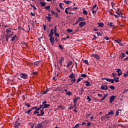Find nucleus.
<instances>
[{"instance_id":"obj_22","label":"nucleus","mask_w":128,"mask_h":128,"mask_svg":"<svg viewBox=\"0 0 128 128\" xmlns=\"http://www.w3.org/2000/svg\"><path fill=\"white\" fill-rule=\"evenodd\" d=\"M98 28H99V26H100V28H102L104 26V23L100 22H98Z\"/></svg>"},{"instance_id":"obj_33","label":"nucleus","mask_w":128,"mask_h":128,"mask_svg":"<svg viewBox=\"0 0 128 128\" xmlns=\"http://www.w3.org/2000/svg\"><path fill=\"white\" fill-rule=\"evenodd\" d=\"M120 56L122 60V58H124L126 56V54L122 53V54L120 55Z\"/></svg>"},{"instance_id":"obj_50","label":"nucleus","mask_w":128,"mask_h":128,"mask_svg":"<svg viewBox=\"0 0 128 128\" xmlns=\"http://www.w3.org/2000/svg\"><path fill=\"white\" fill-rule=\"evenodd\" d=\"M80 76H82V78H86V74H81Z\"/></svg>"},{"instance_id":"obj_37","label":"nucleus","mask_w":128,"mask_h":128,"mask_svg":"<svg viewBox=\"0 0 128 128\" xmlns=\"http://www.w3.org/2000/svg\"><path fill=\"white\" fill-rule=\"evenodd\" d=\"M106 96H108V95L106 94L104 95V96L102 97V98L100 100V102H102V100H106Z\"/></svg>"},{"instance_id":"obj_28","label":"nucleus","mask_w":128,"mask_h":128,"mask_svg":"<svg viewBox=\"0 0 128 128\" xmlns=\"http://www.w3.org/2000/svg\"><path fill=\"white\" fill-rule=\"evenodd\" d=\"M64 2L66 4H72V1H70V0L66 1V0H64Z\"/></svg>"},{"instance_id":"obj_17","label":"nucleus","mask_w":128,"mask_h":128,"mask_svg":"<svg viewBox=\"0 0 128 128\" xmlns=\"http://www.w3.org/2000/svg\"><path fill=\"white\" fill-rule=\"evenodd\" d=\"M86 23L84 22H82L79 23V26H80V28H84V26H86Z\"/></svg>"},{"instance_id":"obj_20","label":"nucleus","mask_w":128,"mask_h":128,"mask_svg":"<svg viewBox=\"0 0 128 128\" xmlns=\"http://www.w3.org/2000/svg\"><path fill=\"white\" fill-rule=\"evenodd\" d=\"M92 56H94L96 60H100V56L98 54H92Z\"/></svg>"},{"instance_id":"obj_9","label":"nucleus","mask_w":128,"mask_h":128,"mask_svg":"<svg viewBox=\"0 0 128 128\" xmlns=\"http://www.w3.org/2000/svg\"><path fill=\"white\" fill-rule=\"evenodd\" d=\"M40 114H37V116H44V109L40 110Z\"/></svg>"},{"instance_id":"obj_56","label":"nucleus","mask_w":128,"mask_h":128,"mask_svg":"<svg viewBox=\"0 0 128 128\" xmlns=\"http://www.w3.org/2000/svg\"><path fill=\"white\" fill-rule=\"evenodd\" d=\"M110 82H111V84H114V79H110Z\"/></svg>"},{"instance_id":"obj_62","label":"nucleus","mask_w":128,"mask_h":128,"mask_svg":"<svg viewBox=\"0 0 128 128\" xmlns=\"http://www.w3.org/2000/svg\"><path fill=\"white\" fill-rule=\"evenodd\" d=\"M105 80H106V82H110V79L108 78H105Z\"/></svg>"},{"instance_id":"obj_19","label":"nucleus","mask_w":128,"mask_h":128,"mask_svg":"<svg viewBox=\"0 0 128 128\" xmlns=\"http://www.w3.org/2000/svg\"><path fill=\"white\" fill-rule=\"evenodd\" d=\"M52 36H54V28L51 29L48 36L49 38H52Z\"/></svg>"},{"instance_id":"obj_48","label":"nucleus","mask_w":128,"mask_h":128,"mask_svg":"<svg viewBox=\"0 0 128 128\" xmlns=\"http://www.w3.org/2000/svg\"><path fill=\"white\" fill-rule=\"evenodd\" d=\"M114 80L116 82H118V78H114Z\"/></svg>"},{"instance_id":"obj_1","label":"nucleus","mask_w":128,"mask_h":128,"mask_svg":"<svg viewBox=\"0 0 128 128\" xmlns=\"http://www.w3.org/2000/svg\"><path fill=\"white\" fill-rule=\"evenodd\" d=\"M118 15L114 14V16L116 18H122V13L120 10V8H118V10L116 12Z\"/></svg>"},{"instance_id":"obj_44","label":"nucleus","mask_w":128,"mask_h":128,"mask_svg":"<svg viewBox=\"0 0 128 128\" xmlns=\"http://www.w3.org/2000/svg\"><path fill=\"white\" fill-rule=\"evenodd\" d=\"M59 6L60 8H62V10H64V8L62 7V3H60L59 4Z\"/></svg>"},{"instance_id":"obj_7","label":"nucleus","mask_w":128,"mask_h":128,"mask_svg":"<svg viewBox=\"0 0 128 128\" xmlns=\"http://www.w3.org/2000/svg\"><path fill=\"white\" fill-rule=\"evenodd\" d=\"M42 106H40L38 108H37L34 112V114H40V112L38 110H42Z\"/></svg>"},{"instance_id":"obj_12","label":"nucleus","mask_w":128,"mask_h":128,"mask_svg":"<svg viewBox=\"0 0 128 128\" xmlns=\"http://www.w3.org/2000/svg\"><path fill=\"white\" fill-rule=\"evenodd\" d=\"M64 60V58L60 57L58 60V63L60 64V66H62V62Z\"/></svg>"},{"instance_id":"obj_49","label":"nucleus","mask_w":128,"mask_h":128,"mask_svg":"<svg viewBox=\"0 0 128 128\" xmlns=\"http://www.w3.org/2000/svg\"><path fill=\"white\" fill-rule=\"evenodd\" d=\"M120 109H118L117 111H116V116H118V114H120Z\"/></svg>"},{"instance_id":"obj_59","label":"nucleus","mask_w":128,"mask_h":128,"mask_svg":"<svg viewBox=\"0 0 128 128\" xmlns=\"http://www.w3.org/2000/svg\"><path fill=\"white\" fill-rule=\"evenodd\" d=\"M42 26H43V28H44V30H46V25H44V24H43V25H42Z\"/></svg>"},{"instance_id":"obj_52","label":"nucleus","mask_w":128,"mask_h":128,"mask_svg":"<svg viewBox=\"0 0 128 128\" xmlns=\"http://www.w3.org/2000/svg\"><path fill=\"white\" fill-rule=\"evenodd\" d=\"M46 103H47L46 100H44L42 106H44V104H46Z\"/></svg>"},{"instance_id":"obj_25","label":"nucleus","mask_w":128,"mask_h":128,"mask_svg":"<svg viewBox=\"0 0 128 128\" xmlns=\"http://www.w3.org/2000/svg\"><path fill=\"white\" fill-rule=\"evenodd\" d=\"M72 10V8H70V7L67 8L65 9V12L66 14H68V10Z\"/></svg>"},{"instance_id":"obj_30","label":"nucleus","mask_w":128,"mask_h":128,"mask_svg":"<svg viewBox=\"0 0 128 128\" xmlns=\"http://www.w3.org/2000/svg\"><path fill=\"white\" fill-rule=\"evenodd\" d=\"M84 82L86 83V86H90V82L88 81H86Z\"/></svg>"},{"instance_id":"obj_42","label":"nucleus","mask_w":128,"mask_h":128,"mask_svg":"<svg viewBox=\"0 0 128 128\" xmlns=\"http://www.w3.org/2000/svg\"><path fill=\"white\" fill-rule=\"evenodd\" d=\"M84 64H87V66H89L90 65V64L88 63V60H84Z\"/></svg>"},{"instance_id":"obj_4","label":"nucleus","mask_w":128,"mask_h":128,"mask_svg":"<svg viewBox=\"0 0 128 128\" xmlns=\"http://www.w3.org/2000/svg\"><path fill=\"white\" fill-rule=\"evenodd\" d=\"M84 20H86V18H84L79 17L78 18V20H76V24H78V22H84Z\"/></svg>"},{"instance_id":"obj_34","label":"nucleus","mask_w":128,"mask_h":128,"mask_svg":"<svg viewBox=\"0 0 128 128\" xmlns=\"http://www.w3.org/2000/svg\"><path fill=\"white\" fill-rule=\"evenodd\" d=\"M110 114L114 115V112H112V110H110V112H108V114H106V116H110Z\"/></svg>"},{"instance_id":"obj_39","label":"nucleus","mask_w":128,"mask_h":128,"mask_svg":"<svg viewBox=\"0 0 128 128\" xmlns=\"http://www.w3.org/2000/svg\"><path fill=\"white\" fill-rule=\"evenodd\" d=\"M16 35H14L13 37H12L11 40L12 42H14V40H16Z\"/></svg>"},{"instance_id":"obj_14","label":"nucleus","mask_w":128,"mask_h":128,"mask_svg":"<svg viewBox=\"0 0 128 128\" xmlns=\"http://www.w3.org/2000/svg\"><path fill=\"white\" fill-rule=\"evenodd\" d=\"M40 106H42V108H43V110H44V108H48V106H50V104H45L44 105L40 104Z\"/></svg>"},{"instance_id":"obj_32","label":"nucleus","mask_w":128,"mask_h":128,"mask_svg":"<svg viewBox=\"0 0 128 128\" xmlns=\"http://www.w3.org/2000/svg\"><path fill=\"white\" fill-rule=\"evenodd\" d=\"M24 104L25 106H26L27 108H30V104L29 103H24Z\"/></svg>"},{"instance_id":"obj_23","label":"nucleus","mask_w":128,"mask_h":128,"mask_svg":"<svg viewBox=\"0 0 128 128\" xmlns=\"http://www.w3.org/2000/svg\"><path fill=\"white\" fill-rule=\"evenodd\" d=\"M82 10H83V14H85V16H88V11L86 10V9H84V8H82Z\"/></svg>"},{"instance_id":"obj_27","label":"nucleus","mask_w":128,"mask_h":128,"mask_svg":"<svg viewBox=\"0 0 128 128\" xmlns=\"http://www.w3.org/2000/svg\"><path fill=\"white\" fill-rule=\"evenodd\" d=\"M78 100H80V97H77V98H74L73 100V102L76 103V102H78Z\"/></svg>"},{"instance_id":"obj_35","label":"nucleus","mask_w":128,"mask_h":128,"mask_svg":"<svg viewBox=\"0 0 128 128\" xmlns=\"http://www.w3.org/2000/svg\"><path fill=\"white\" fill-rule=\"evenodd\" d=\"M29 124L31 128H34V124H33L32 122H29Z\"/></svg>"},{"instance_id":"obj_63","label":"nucleus","mask_w":128,"mask_h":128,"mask_svg":"<svg viewBox=\"0 0 128 128\" xmlns=\"http://www.w3.org/2000/svg\"><path fill=\"white\" fill-rule=\"evenodd\" d=\"M56 18H58V13H55V14H54Z\"/></svg>"},{"instance_id":"obj_61","label":"nucleus","mask_w":128,"mask_h":128,"mask_svg":"<svg viewBox=\"0 0 128 128\" xmlns=\"http://www.w3.org/2000/svg\"><path fill=\"white\" fill-rule=\"evenodd\" d=\"M97 34V35L98 36H102V34H100V32H96Z\"/></svg>"},{"instance_id":"obj_64","label":"nucleus","mask_w":128,"mask_h":128,"mask_svg":"<svg viewBox=\"0 0 128 128\" xmlns=\"http://www.w3.org/2000/svg\"><path fill=\"white\" fill-rule=\"evenodd\" d=\"M62 108V106L60 105V106H58V108Z\"/></svg>"},{"instance_id":"obj_60","label":"nucleus","mask_w":128,"mask_h":128,"mask_svg":"<svg viewBox=\"0 0 128 128\" xmlns=\"http://www.w3.org/2000/svg\"><path fill=\"white\" fill-rule=\"evenodd\" d=\"M51 14L54 16V15L56 14V12H54V10H52Z\"/></svg>"},{"instance_id":"obj_13","label":"nucleus","mask_w":128,"mask_h":128,"mask_svg":"<svg viewBox=\"0 0 128 128\" xmlns=\"http://www.w3.org/2000/svg\"><path fill=\"white\" fill-rule=\"evenodd\" d=\"M114 41L116 42H117V44H120V46H122V40L118 39V40H115Z\"/></svg>"},{"instance_id":"obj_16","label":"nucleus","mask_w":128,"mask_h":128,"mask_svg":"<svg viewBox=\"0 0 128 128\" xmlns=\"http://www.w3.org/2000/svg\"><path fill=\"white\" fill-rule=\"evenodd\" d=\"M35 128H42V124L40 123H38L35 125Z\"/></svg>"},{"instance_id":"obj_24","label":"nucleus","mask_w":128,"mask_h":128,"mask_svg":"<svg viewBox=\"0 0 128 128\" xmlns=\"http://www.w3.org/2000/svg\"><path fill=\"white\" fill-rule=\"evenodd\" d=\"M20 126V123L18 122V121L15 122V128H18Z\"/></svg>"},{"instance_id":"obj_2","label":"nucleus","mask_w":128,"mask_h":128,"mask_svg":"<svg viewBox=\"0 0 128 128\" xmlns=\"http://www.w3.org/2000/svg\"><path fill=\"white\" fill-rule=\"evenodd\" d=\"M92 14H96V12H98V7L96 6V4H95L92 6Z\"/></svg>"},{"instance_id":"obj_11","label":"nucleus","mask_w":128,"mask_h":128,"mask_svg":"<svg viewBox=\"0 0 128 128\" xmlns=\"http://www.w3.org/2000/svg\"><path fill=\"white\" fill-rule=\"evenodd\" d=\"M107 25H108L110 28H114V25L112 22H108Z\"/></svg>"},{"instance_id":"obj_45","label":"nucleus","mask_w":128,"mask_h":128,"mask_svg":"<svg viewBox=\"0 0 128 128\" xmlns=\"http://www.w3.org/2000/svg\"><path fill=\"white\" fill-rule=\"evenodd\" d=\"M110 88V90H116V88L114 86H109Z\"/></svg>"},{"instance_id":"obj_15","label":"nucleus","mask_w":128,"mask_h":128,"mask_svg":"<svg viewBox=\"0 0 128 128\" xmlns=\"http://www.w3.org/2000/svg\"><path fill=\"white\" fill-rule=\"evenodd\" d=\"M50 42H51L52 44H54V38L52 36V37H50Z\"/></svg>"},{"instance_id":"obj_43","label":"nucleus","mask_w":128,"mask_h":128,"mask_svg":"<svg viewBox=\"0 0 128 128\" xmlns=\"http://www.w3.org/2000/svg\"><path fill=\"white\" fill-rule=\"evenodd\" d=\"M46 18L48 22H50V20H52V17L50 16H46Z\"/></svg>"},{"instance_id":"obj_38","label":"nucleus","mask_w":128,"mask_h":128,"mask_svg":"<svg viewBox=\"0 0 128 128\" xmlns=\"http://www.w3.org/2000/svg\"><path fill=\"white\" fill-rule=\"evenodd\" d=\"M66 94L67 96H72V92H66Z\"/></svg>"},{"instance_id":"obj_10","label":"nucleus","mask_w":128,"mask_h":128,"mask_svg":"<svg viewBox=\"0 0 128 128\" xmlns=\"http://www.w3.org/2000/svg\"><path fill=\"white\" fill-rule=\"evenodd\" d=\"M116 72H118V76H122V70L120 68H117L116 69Z\"/></svg>"},{"instance_id":"obj_54","label":"nucleus","mask_w":128,"mask_h":128,"mask_svg":"<svg viewBox=\"0 0 128 128\" xmlns=\"http://www.w3.org/2000/svg\"><path fill=\"white\" fill-rule=\"evenodd\" d=\"M87 100H88V102H90V100H92V99L90 98V96H87Z\"/></svg>"},{"instance_id":"obj_53","label":"nucleus","mask_w":128,"mask_h":128,"mask_svg":"<svg viewBox=\"0 0 128 128\" xmlns=\"http://www.w3.org/2000/svg\"><path fill=\"white\" fill-rule=\"evenodd\" d=\"M118 74H116V73H112V76H113V78H116V76Z\"/></svg>"},{"instance_id":"obj_57","label":"nucleus","mask_w":128,"mask_h":128,"mask_svg":"<svg viewBox=\"0 0 128 128\" xmlns=\"http://www.w3.org/2000/svg\"><path fill=\"white\" fill-rule=\"evenodd\" d=\"M55 36H58V38L60 37V35L56 33V32H54Z\"/></svg>"},{"instance_id":"obj_58","label":"nucleus","mask_w":128,"mask_h":128,"mask_svg":"<svg viewBox=\"0 0 128 128\" xmlns=\"http://www.w3.org/2000/svg\"><path fill=\"white\" fill-rule=\"evenodd\" d=\"M48 90H46L45 91H44L42 94H46V93L48 92Z\"/></svg>"},{"instance_id":"obj_29","label":"nucleus","mask_w":128,"mask_h":128,"mask_svg":"<svg viewBox=\"0 0 128 128\" xmlns=\"http://www.w3.org/2000/svg\"><path fill=\"white\" fill-rule=\"evenodd\" d=\"M50 6H45V10H48V12H50Z\"/></svg>"},{"instance_id":"obj_40","label":"nucleus","mask_w":128,"mask_h":128,"mask_svg":"<svg viewBox=\"0 0 128 128\" xmlns=\"http://www.w3.org/2000/svg\"><path fill=\"white\" fill-rule=\"evenodd\" d=\"M32 109H30L28 111H24V112H26V114H30V112H32Z\"/></svg>"},{"instance_id":"obj_3","label":"nucleus","mask_w":128,"mask_h":128,"mask_svg":"<svg viewBox=\"0 0 128 128\" xmlns=\"http://www.w3.org/2000/svg\"><path fill=\"white\" fill-rule=\"evenodd\" d=\"M68 78H70L71 82H76V75L74 73H71L70 75L68 76Z\"/></svg>"},{"instance_id":"obj_31","label":"nucleus","mask_w":128,"mask_h":128,"mask_svg":"<svg viewBox=\"0 0 128 128\" xmlns=\"http://www.w3.org/2000/svg\"><path fill=\"white\" fill-rule=\"evenodd\" d=\"M40 4L41 6H46V3H45L44 2H40Z\"/></svg>"},{"instance_id":"obj_46","label":"nucleus","mask_w":128,"mask_h":128,"mask_svg":"<svg viewBox=\"0 0 128 128\" xmlns=\"http://www.w3.org/2000/svg\"><path fill=\"white\" fill-rule=\"evenodd\" d=\"M30 6H32V8H33L34 10H36V6L32 4H30Z\"/></svg>"},{"instance_id":"obj_41","label":"nucleus","mask_w":128,"mask_h":128,"mask_svg":"<svg viewBox=\"0 0 128 128\" xmlns=\"http://www.w3.org/2000/svg\"><path fill=\"white\" fill-rule=\"evenodd\" d=\"M82 80V78L80 77L78 78V80H76V84H78L80 82V80Z\"/></svg>"},{"instance_id":"obj_5","label":"nucleus","mask_w":128,"mask_h":128,"mask_svg":"<svg viewBox=\"0 0 128 128\" xmlns=\"http://www.w3.org/2000/svg\"><path fill=\"white\" fill-rule=\"evenodd\" d=\"M116 96H110V98L109 102H110V104H112L114 100H116Z\"/></svg>"},{"instance_id":"obj_47","label":"nucleus","mask_w":128,"mask_h":128,"mask_svg":"<svg viewBox=\"0 0 128 128\" xmlns=\"http://www.w3.org/2000/svg\"><path fill=\"white\" fill-rule=\"evenodd\" d=\"M106 115L102 116L101 118V120H106Z\"/></svg>"},{"instance_id":"obj_26","label":"nucleus","mask_w":128,"mask_h":128,"mask_svg":"<svg viewBox=\"0 0 128 128\" xmlns=\"http://www.w3.org/2000/svg\"><path fill=\"white\" fill-rule=\"evenodd\" d=\"M23 46H26V48H28V44L26 42H24L22 43Z\"/></svg>"},{"instance_id":"obj_18","label":"nucleus","mask_w":128,"mask_h":128,"mask_svg":"<svg viewBox=\"0 0 128 128\" xmlns=\"http://www.w3.org/2000/svg\"><path fill=\"white\" fill-rule=\"evenodd\" d=\"M12 36V34H8L6 36V42H8V38H10Z\"/></svg>"},{"instance_id":"obj_36","label":"nucleus","mask_w":128,"mask_h":128,"mask_svg":"<svg viewBox=\"0 0 128 128\" xmlns=\"http://www.w3.org/2000/svg\"><path fill=\"white\" fill-rule=\"evenodd\" d=\"M6 34H10V32H12V30H10L8 29H6Z\"/></svg>"},{"instance_id":"obj_55","label":"nucleus","mask_w":128,"mask_h":128,"mask_svg":"<svg viewBox=\"0 0 128 128\" xmlns=\"http://www.w3.org/2000/svg\"><path fill=\"white\" fill-rule=\"evenodd\" d=\"M104 38L106 40H110V38H108V36H105Z\"/></svg>"},{"instance_id":"obj_21","label":"nucleus","mask_w":128,"mask_h":128,"mask_svg":"<svg viewBox=\"0 0 128 128\" xmlns=\"http://www.w3.org/2000/svg\"><path fill=\"white\" fill-rule=\"evenodd\" d=\"M72 60L68 61L66 66V68H70V66H72Z\"/></svg>"},{"instance_id":"obj_51","label":"nucleus","mask_w":128,"mask_h":128,"mask_svg":"<svg viewBox=\"0 0 128 128\" xmlns=\"http://www.w3.org/2000/svg\"><path fill=\"white\" fill-rule=\"evenodd\" d=\"M67 32H74V30H71V29H68V30H67Z\"/></svg>"},{"instance_id":"obj_6","label":"nucleus","mask_w":128,"mask_h":128,"mask_svg":"<svg viewBox=\"0 0 128 128\" xmlns=\"http://www.w3.org/2000/svg\"><path fill=\"white\" fill-rule=\"evenodd\" d=\"M20 78H24V80H27L28 78V74L24 73H21L20 74Z\"/></svg>"},{"instance_id":"obj_8","label":"nucleus","mask_w":128,"mask_h":128,"mask_svg":"<svg viewBox=\"0 0 128 128\" xmlns=\"http://www.w3.org/2000/svg\"><path fill=\"white\" fill-rule=\"evenodd\" d=\"M100 88V90H108V89L107 85H102Z\"/></svg>"}]
</instances>
